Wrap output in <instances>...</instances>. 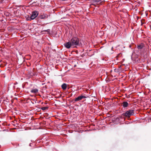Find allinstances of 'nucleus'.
Listing matches in <instances>:
<instances>
[{
  "instance_id": "nucleus-1",
  "label": "nucleus",
  "mask_w": 151,
  "mask_h": 151,
  "mask_svg": "<svg viewBox=\"0 0 151 151\" xmlns=\"http://www.w3.org/2000/svg\"><path fill=\"white\" fill-rule=\"evenodd\" d=\"M134 114V110L131 109L123 113L122 115L124 116L129 118L131 116L133 115Z\"/></svg>"
},
{
  "instance_id": "nucleus-2",
  "label": "nucleus",
  "mask_w": 151,
  "mask_h": 151,
  "mask_svg": "<svg viewBox=\"0 0 151 151\" xmlns=\"http://www.w3.org/2000/svg\"><path fill=\"white\" fill-rule=\"evenodd\" d=\"M70 42L72 45V46H75L76 45H78V39L76 37L73 38L70 40Z\"/></svg>"
},
{
  "instance_id": "nucleus-3",
  "label": "nucleus",
  "mask_w": 151,
  "mask_h": 151,
  "mask_svg": "<svg viewBox=\"0 0 151 151\" xmlns=\"http://www.w3.org/2000/svg\"><path fill=\"white\" fill-rule=\"evenodd\" d=\"M38 15V14L37 13V11H34L32 13V15L30 18V19H29L30 20L34 19L35 18H36Z\"/></svg>"
},
{
  "instance_id": "nucleus-4",
  "label": "nucleus",
  "mask_w": 151,
  "mask_h": 151,
  "mask_svg": "<svg viewBox=\"0 0 151 151\" xmlns=\"http://www.w3.org/2000/svg\"><path fill=\"white\" fill-rule=\"evenodd\" d=\"M87 98L86 96L83 95H81L76 98L75 99V101L77 102L83 99H86Z\"/></svg>"
},
{
  "instance_id": "nucleus-5",
  "label": "nucleus",
  "mask_w": 151,
  "mask_h": 151,
  "mask_svg": "<svg viewBox=\"0 0 151 151\" xmlns=\"http://www.w3.org/2000/svg\"><path fill=\"white\" fill-rule=\"evenodd\" d=\"M105 0H93V3L94 4H99L101 2L105 1Z\"/></svg>"
},
{
  "instance_id": "nucleus-6",
  "label": "nucleus",
  "mask_w": 151,
  "mask_h": 151,
  "mask_svg": "<svg viewBox=\"0 0 151 151\" xmlns=\"http://www.w3.org/2000/svg\"><path fill=\"white\" fill-rule=\"evenodd\" d=\"M65 46L67 48H69L72 46L70 42H68L64 44Z\"/></svg>"
},
{
  "instance_id": "nucleus-7",
  "label": "nucleus",
  "mask_w": 151,
  "mask_h": 151,
  "mask_svg": "<svg viewBox=\"0 0 151 151\" xmlns=\"http://www.w3.org/2000/svg\"><path fill=\"white\" fill-rule=\"evenodd\" d=\"M49 15L46 14H44L42 15L40 17L41 19H46L48 17Z\"/></svg>"
},
{
  "instance_id": "nucleus-8",
  "label": "nucleus",
  "mask_w": 151,
  "mask_h": 151,
  "mask_svg": "<svg viewBox=\"0 0 151 151\" xmlns=\"http://www.w3.org/2000/svg\"><path fill=\"white\" fill-rule=\"evenodd\" d=\"M31 92L34 93H37L38 91V89L37 88H35L34 89H32L31 91Z\"/></svg>"
},
{
  "instance_id": "nucleus-9",
  "label": "nucleus",
  "mask_w": 151,
  "mask_h": 151,
  "mask_svg": "<svg viewBox=\"0 0 151 151\" xmlns=\"http://www.w3.org/2000/svg\"><path fill=\"white\" fill-rule=\"evenodd\" d=\"M128 105V104L127 102H124L122 103V106L124 108L127 107Z\"/></svg>"
},
{
  "instance_id": "nucleus-10",
  "label": "nucleus",
  "mask_w": 151,
  "mask_h": 151,
  "mask_svg": "<svg viewBox=\"0 0 151 151\" xmlns=\"http://www.w3.org/2000/svg\"><path fill=\"white\" fill-rule=\"evenodd\" d=\"M61 87L63 90H65L67 88V86L66 84L64 83L62 85Z\"/></svg>"
},
{
  "instance_id": "nucleus-11",
  "label": "nucleus",
  "mask_w": 151,
  "mask_h": 151,
  "mask_svg": "<svg viewBox=\"0 0 151 151\" xmlns=\"http://www.w3.org/2000/svg\"><path fill=\"white\" fill-rule=\"evenodd\" d=\"M143 47V45L142 44H141L140 45H138L137 46V48L139 50H140L142 49Z\"/></svg>"
},
{
  "instance_id": "nucleus-12",
  "label": "nucleus",
  "mask_w": 151,
  "mask_h": 151,
  "mask_svg": "<svg viewBox=\"0 0 151 151\" xmlns=\"http://www.w3.org/2000/svg\"><path fill=\"white\" fill-rule=\"evenodd\" d=\"M48 107H43L41 108V109L43 110H46L48 109Z\"/></svg>"
},
{
  "instance_id": "nucleus-13",
  "label": "nucleus",
  "mask_w": 151,
  "mask_h": 151,
  "mask_svg": "<svg viewBox=\"0 0 151 151\" xmlns=\"http://www.w3.org/2000/svg\"><path fill=\"white\" fill-rule=\"evenodd\" d=\"M31 143H30L29 144V146H31Z\"/></svg>"
}]
</instances>
